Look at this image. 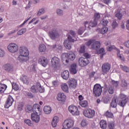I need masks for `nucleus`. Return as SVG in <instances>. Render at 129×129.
Returning a JSON list of instances; mask_svg holds the SVG:
<instances>
[{"instance_id": "1", "label": "nucleus", "mask_w": 129, "mask_h": 129, "mask_svg": "<svg viewBox=\"0 0 129 129\" xmlns=\"http://www.w3.org/2000/svg\"><path fill=\"white\" fill-rule=\"evenodd\" d=\"M102 88L103 87H101V85L99 84H96L93 87V95L95 97H99L102 93Z\"/></svg>"}, {"instance_id": "2", "label": "nucleus", "mask_w": 129, "mask_h": 129, "mask_svg": "<svg viewBox=\"0 0 129 129\" xmlns=\"http://www.w3.org/2000/svg\"><path fill=\"white\" fill-rule=\"evenodd\" d=\"M62 60H65L66 63H69V60L70 61H73L75 59V54L72 52H70L67 53H63L62 54Z\"/></svg>"}, {"instance_id": "3", "label": "nucleus", "mask_w": 129, "mask_h": 129, "mask_svg": "<svg viewBox=\"0 0 129 129\" xmlns=\"http://www.w3.org/2000/svg\"><path fill=\"white\" fill-rule=\"evenodd\" d=\"M74 42H75V40L73 39L71 35H69L67 39L64 41L63 45L67 49L71 50L72 48V43H74Z\"/></svg>"}, {"instance_id": "4", "label": "nucleus", "mask_w": 129, "mask_h": 129, "mask_svg": "<svg viewBox=\"0 0 129 129\" xmlns=\"http://www.w3.org/2000/svg\"><path fill=\"white\" fill-rule=\"evenodd\" d=\"M119 99L118 105L121 106V107H125V104H126L127 101H128V98H127L126 95L120 93L119 95Z\"/></svg>"}, {"instance_id": "5", "label": "nucleus", "mask_w": 129, "mask_h": 129, "mask_svg": "<svg viewBox=\"0 0 129 129\" xmlns=\"http://www.w3.org/2000/svg\"><path fill=\"white\" fill-rule=\"evenodd\" d=\"M74 125V120L71 118L65 120L62 124L63 129H69Z\"/></svg>"}, {"instance_id": "6", "label": "nucleus", "mask_w": 129, "mask_h": 129, "mask_svg": "<svg viewBox=\"0 0 129 129\" xmlns=\"http://www.w3.org/2000/svg\"><path fill=\"white\" fill-rule=\"evenodd\" d=\"M83 115L88 118H93L95 115V111L90 108L84 110Z\"/></svg>"}, {"instance_id": "7", "label": "nucleus", "mask_w": 129, "mask_h": 129, "mask_svg": "<svg viewBox=\"0 0 129 129\" xmlns=\"http://www.w3.org/2000/svg\"><path fill=\"white\" fill-rule=\"evenodd\" d=\"M27 110H28V112H32V110L33 113H38V111L40 112V105L37 104H35L33 105V107L31 105H28L27 106Z\"/></svg>"}, {"instance_id": "8", "label": "nucleus", "mask_w": 129, "mask_h": 129, "mask_svg": "<svg viewBox=\"0 0 129 129\" xmlns=\"http://www.w3.org/2000/svg\"><path fill=\"white\" fill-rule=\"evenodd\" d=\"M48 36L51 40H56L59 37V32L56 29H53L48 32Z\"/></svg>"}, {"instance_id": "9", "label": "nucleus", "mask_w": 129, "mask_h": 129, "mask_svg": "<svg viewBox=\"0 0 129 129\" xmlns=\"http://www.w3.org/2000/svg\"><path fill=\"white\" fill-rule=\"evenodd\" d=\"M41 109H39V112L37 111V113H32L31 114V119L34 122L38 123L40 121V115H41Z\"/></svg>"}, {"instance_id": "10", "label": "nucleus", "mask_w": 129, "mask_h": 129, "mask_svg": "<svg viewBox=\"0 0 129 129\" xmlns=\"http://www.w3.org/2000/svg\"><path fill=\"white\" fill-rule=\"evenodd\" d=\"M90 61L87 58H84L83 57H80L79 59V65L81 67H85L87 66Z\"/></svg>"}, {"instance_id": "11", "label": "nucleus", "mask_w": 129, "mask_h": 129, "mask_svg": "<svg viewBox=\"0 0 129 129\" xmlns=\"http://www.w3.org/2000/svg\"><path fill=\"white\" fill-rule=\"evenodd\" d=\"M8 51L11 52V53H16L18 52L19 48L18 47V45L15 43H10L8 46Z\"/></svg>"}, {"instance_id": "12", "label": "nucleus", "mask_w": 129, "mask_h": 129, "mask_svg": "<svg viewBox=\"0 0 129 129\" xmlns=\"http://www.w3.org/2000/svg\"><path fill=\"white\" fill-rule=\"evenodd\" d=\"M69 111L72 113L73 115H79V111L78 108L76 106L71 105L69 107Z\"/></svg>"}, {"instance_id": "13", "label": "nucleus", "mask_w": 129, "mask_h": 129, "mask_svg": "<svg viewBox=\"0 0 129 129\" xmlns=\"http://www.w3.org/2000/svg\"><path fill=\"white\" fill-rule=\"evenodd\" d=\"M51 63L52 64V67L54 69L57 68L58 66H59V65L60 64V59L57 57L54 56L52 58Z\"/></svg>"}, {"instance_id": "14", "label": "nucleus", "mask_w": 129, "mask_h": 129, "mask_svg": "<svg viewBox=\"0 0 129 129\" xmlns=\"http://www.w3.org/2000/svg\"><path fill=\"white\" fill-rule=\"evenodd\" d=\"M14 101V98H13L12 96L9 95L5 105V108H9V107L12 106Z\"/></svg>"}, {"instance_id": "15", "label": "nucleus", "mask_w": 129, "mask_h": 129, "mask_svg": "<svg viewBox=\"0 0 129 129\" xmlns=\"http://www.w3.org/2000/svg\"><path fill=\"white\" fill-rule=\"evenodd\" d=\"M68 83L71 89H75L77 87V81L73 78L70 79Z\"/></svg>"}, {"instance_id": "16", "label": "nucleus", "mask_w": 129, "mask_h": 129, "mask_svg": "<svg viewBox=\"0 0 129 129\" xmlns=\"http://www.w3.org/2000/svg\"><path fill=\"white\" fill-rule=\"evenodd\" d=\"M110 68H111L110 64L108 63H104L102 66V72H103V75L108 73V72H109V70H110Z\"/></svg>"}, {"instance_id": "17", "label": "nucleus", "mask_w": 129, "mask_h": 129, "mask_svg": "<svg viewBox=\"0 0 129 129\" xmlns=\"http://www.w3.org/2000/svg\"><path fill=\"white\" fill-rule=\"evenodd\" d=\"M19 53L20 55H22L23 56H29V50L28 48L25 47H20L19 49Z\"/></svg>"}, {"instance_id": "18", "label": "nucleus", "mask_w": 129, "mask_h": 129, "mask_svg": "<svg viewBox=\"0 0 129 129\" xmlns=\"http://www.w3.org/2000/svg\"><path fill=\"white\" fill-rule=\"evenodd\" d=\"M29 59L30 57H28V55H20L18 57V60L20 63H25V62H27Z\"/></svg>"}, {"instance_id": "19", "label": "nucleus", "mask_w": 129, "mask_h": 129, "mask_svg": "<svg viewBox=\"0 0 129 129\" xmlns=\"http://www.w3.org/2000/svg\"><path fill=\"white\" fill-rule=\"evenodd\" d=\"M38 63L42 65L43 67H46L47 65H48L49 62L48 61V59H47L45 57L40 58L38 59Z\"/></svg>"}, {"instance_id": "20", "label": "nucleus", "mask_w": 129, "mask_h": 129, "mask_svg": "<svg viewBox=\"0 0 129 129\" xmlns=\"http://www.w3.org/2000/svg\"><path fill=\"white\" fill-rule=\"evenodd\" d=\"M4 69L6 71H7V72L12 73V72H14V66L10 63H7L5 65Z\"/></svg>"}, {"instance_id": "21", "label": "nucleus", "mask_w": 129, "mask_h": 129, "mask_svg": "<svg viewBox=\"0 0 129 129\" xmlns=\"http://www.w3.org/2000/svg\"><path fill=\"white\" fill-rule=\"evenodd\" d=\"M57 99L58 101L64 102L66 100V96L63 93H59L57 94Z\"/></svg>"}, {"instance_id": "22", "label": "nucleus", "mask_w": 129, "mask_h": 129, "mask_svg": "<svg viewBox=\"0 0 129 129\" xmlns=\"http://www.w3.org/2000/svg\"><path fill=\"white\" fill-rule=\"evenodd\" d=\"M101 46V44L100 41H95L92 44V49L93 50H97L100 48Z\"/></svg>"}, {"instance_id": "23", "label": "nucleus", "mask_w": 129, "mask_h": 129, "mask_svg": "<svg viewBox=\"0 0 129 129\" xmlns=\"http://www.w3.org/2000/svg\"><path fill=\"white\" fill-rule=\"evenodd\" d=\"M76 68H77V64L76 63H73L71 66L70 71L72 74H76V73H77V70Z\"/></svg>"}, {"instance_id": "24", "label": "nucleus", "mask_w": 129, "mask_h": 129, "mask_svg": "<svg viewBox=\"0 0 129 129\" xmlns=\"http://www.w3.org/2000/svg\"><path fill=\"white\" fill-rule=\"evenodd\" d=\"M20 80L23 82L24 84H29V78L25 75H22L20 77Z\"/></svg>"}, {"instance_id": "25", "label": "nucleus", "mask_w": 129, "mask_h": 129, "mask_svg": "<svg viewBox=\"0 0 129 129\" xmlns=\"http://www.w3.org/2000/svg\"><path fill=\"white\" fill-rule=\"evenodd\" d=\"M61 76L64 80H67L69 78V71L66 70L61 73Z\"/></svg>"}, {"instance_id": "26", "label": "nucleus", "mask_w": 129, "mask_h": 129, "mask_svg": "<svg viewBox=\"0 0 129 129\" xmlns=\"http://www.w3.org/2000/svg\"><path fill=\"white\" fill-rule=\"evenodd\" d=\"M43 111H44L45 114H50L51 111H52V108L49 106H45L43 108Z\"/></svg>"}, {"instance_id": "27", "label": "nucleus", "mask_w": 129, "mask_h": 129, "mask_svg": "<svg viewBox=\"0 0 129 129\" xmlns=\"http://www.w3.org/2000/svg\"><path fill=\"white\" fill-rule=\"evenodd\" d=\"M59 121V118L58 117H54L51 122V125L53 127L57 126V123Z\"/></svg>"}, {"instance_id": "28", "label": "nucleus", "mask_w": 129, "mask_h": 129, "mask_svg": "<svg viewBox=\"0 0 129 129\" xmlns=\"http://www.w3.org/2000/svg\"><path fill=\"white\" fill-rule=\"evenodd\" d=\"M100 125L101 128L106 129V128L107 127V123H106V121L104 120H102L100 122Z\"/></svg>"}, {"instance_id": "29", "label": "nucleus", "mask_w": 129, "mask_h": 129, "mask_svg": "<svg viewBox=\"0 0 129 129\" xmlns=\"http://www.w3.org/2000/svg\"><path fill=\"white\" fill-rule=\"evenodd\" d=\"M61 89L64 92H67V93L69 92V88L68 87V85H67V84L66 83L62 84L61 85Z\"/></svg>"}, {"instance_id": "30", "label": "nucleus", "mask_w": 129, "mask_h": 129, "mask_svg": "<svg viewBox=\"0 0 129 129\" xmlns=\"http://www.w3.org/2000/svg\"><path fill=\"white\" fill-rule=\"evenodd\" d=\"M7 88H8V86L6 84H0V93H4Z\"/></svg>"}, {"instance_id": "31", "label": "nucleus", "mask_w": 129, "mask_h": 129, "mask_svg": "<svg viewBox=\"0 0 129 129\" xmlns=\"http://www.w3.org/2000/svg\"><path fill=\"white\" fill-rule=\"evenodd\" d=\"M110 106L113 108H115L117 106V101L116 98H113L110 103Z\"/></svg>"}, {"instance_id": "32", "label": "nucleus", "mask_w": 129, "mask_h": 129, "mask_svg": "<svg viewBox=\"0 0 129 129\" xmlns=\"http://www.w3.org/2000/svg\"><path fill=\"white\" fill-rule=\"evenodd\" d=\"M108 92L109 94H113L114 93V87L113 85H109L108 87Z\"/></svg>"}, {"instance_id": "33", "label": "nucleus", "mask_w": 129, "mask_h": 129, "mask_svg": "<svg viewBox=\"0 0 129 129\" xmlns=\"http://www.w3.org/2000/svg\"><path fill=\"white\" fill-rule=\"evenodd\" d=\"M30 91L33 93H38V85L32 86L30 89Z\"/></svg>"}, {"instance_id": "34", "label": "nucleus", "mask_w": 129, "mask_h": 129, "mask_svg": "<svg viewBox=\"0 0 129 129\" xmlns=\"http://www.w3.org/2000/svg\"><path fill=\"white\" fill-rule=\"evenodd\" d=\"M39 91L40 93H43V92H45V89L44 87H42L41 84H37V92Z\"/></svg>"}, {"instance_id": "35", "label": "nucleus", "mask_w": 129, "mask_h": 129, "mask_svg": "<svg viewBox=\"0 0 129 129\" xmlns=\"http://www.w3.org/2000/svg\"><path fill=\"white\" fill-rule=\"evenodd\" d=\"M24 94L27 98H34V95L31 92H25Z\"/></svg>"}, {"instance_id": "36", "label": "nucleus", "mask_w": 129, "mask_h": 129, "mask_svg": "<svg viewBox=\"0 0 129 129\" xmlns=\"http://www.w3.org/2000/svg\"><path fill=\"white\" fill-rule=\"evenodd\" d=\"M108 31V28L104 26L100 30V33L103 35L105 34Z\"/></svg>"}, {"instance_id": "37", "label": "nucleus", "mask_w": 129, "mask_h": 129, "mask_svg": "<svg viewBox=\"0 0 129 129\" xmlns=\"http://www.w3.org/2000/svg\"><path fill=\"white\" fill-rule=\"evenodd\" d=\"M88 124V121L85 119H83L81 123V125L83 127H85V126H87Z\"/></svg>"}, {"instance_id": "38", "label": "nucleus", "mask_w": 129, "mask_h": 129, "mask_svg": "<svg viewBox=\"0 0 129 129\" xmlns=\"http://www.w3.org/2000/svg\"><path fill=\"white\" fill-rule=\"evenodd\" d=\"M115 126L114 122L111 121L108 123V128L109 129H114Z\"/></svg>"}, {"instance_id": "39", "label": "nucleus", "mask_w": 129, "mask_h": 129, "mask_svg": "<svg viewBox=\"0 0 129 129\" xmlns=\"http://www.w3.org/2000/svg\"><path fill=\"white\" fill-rule=\"evenodd\" d=\"M105 116H106V117H108L109 118H112L113 117V113L107 111L105 114Z\"/></svg>"}, {"instance_id": "40", "label": "nucleus", "mask_w": 129, "mask_h": 129, "mask_svg": "<svg viewBox=\"0 0 129 129\" xmlns=\"http://www.w3.org/2000/svg\"><path fill=\"white\" fill-rule=\"evenodd\" d=\"M46 46L44 44H40L39 47V50L41 52H44L46 51Z\"/></svg>"}, {"instance_id": "41", "label": "nucleus", "mask_w": 129, "mask_h": 129, "mask_svg": "<svg viewBox=\"0 0 129 129\" xmlns=\"http://www.w3.org/2000/svg\"><path fill=\"white\" fill-rule=\"evenodd\" d=\"M26 32H27V28H22L17 32V35L21 36V35H24Z\"/></svg>"}, {"instance_id": "42", "label": "nucleus", "mask_w": 129, "mask_h": 129, "mask_svg": "<svg viewBox=\"0 0 129 129\" xmlns=\"http://www.w3.org/2000/svg\"><path fill=\"white\" fill-rule=\"evenodd\" d=\"M80 104L82 107H86L88 105V102L86 100L80 102Z\"/></svg>"}, {"instance_id": "43", "label": "nucleus", "mask_w": 129, "mask_h": 129, "mask_svg": "<svg viewBox=\"0 0 129 129\" xmlns=\"http://www.w3.org/2000/svg\"><path fill=\"white\" fill-rule=\"evenodd\" d=\"M100 19V14L98 13H95L94 15V20L98 22Z\"/></svg>"}, {"instance_id": "44", "label": "nucleus", "mask_w": 129, "mask_h": 129, "mask_svg": "<svg viewBox=\"0 0 129 129\" xmlns=\"http://www.w3.org/2000/svg\"><path fill=\"white\" fill-rule=\"evenodd\" d=\"M97 22L96 20H95L94 19L93 21H91L90 22V27H92V28H94V27H96V26H97Z\"/></svg>"}, {"instance_id": "45", "label": "nucleus", "mask_w": 129, "mask_h": 129, "mask_svg": "<svg viewBox=\"0 0 129 129\" xmlns=\"http://www.w3.org/2000/svg\"><path fill=\"white\" fill-rule=\"evenodd\" d=\"M85 48H86V47L85 46V45L83 44L81 45L80 50H79V52L80 53H81V54H83L85 53Z\"/></svg>"}, {"instance_id": "46", "label": "nucleus", "mask_w": 129, "mask_h": 129, "mask_svg": "<svg viewBox=\"0 0 129 129\" xmlns=\"http://www.w3.org/2000/svg\"><path fill=\"white\" fill-rule=\"evenodd\" d=\"M85 30H86V28H85V27H81L78 30V34L79 35H82V34L84 33V31H85Z\"/></svg>"}, {"instance_id": "47", "label": "nucleus", "mask_w": 129, "mask_h": 129, "mask_svg": "<svg viewBox=\"0 0 129 129\" xmlns=\"http://www.w3.org/2000/svg\"><path fill=\"white\" fill-rule=\"evenodd\" d=\"M116 18H117L118 20H121L122 18V14L120 13V12H117V13L115 15Z\"/></svg>"}, {"instance_id": "48", "label": "nucleus", "mask_w": 129, "mask_h": 129, "mask_svg": "<svg viewBox=\"0 0 129 129\" xmlns=\"http://www.w3.org/2000/svg\"><path fill=\"white\" fill-rule=\"evenodd\" d=\"M121 69H122V70H123V71H124V72H126L127 73V72H128L129 71V69L128 68H127V67H125V66H123L122 65H121L120 66Z\"/></svg>"}, {"instance_id": "49", "label": "nucleus", "mask_w": 129, "mask_h": 129, "mask_svg": "<svg viewBox=\"0 0 129 129\" xmlns=\"http://www.w3.org/2000/svg\"><path fill=\"white\" fill-rule=\"evenodd\" d=\"M111 83L112 84V85H113V87H114V86L117 88L118 87V84H119V82H118V81H115L114 80H112L111 81Z\"/></svg>"}, {"instance_id": "50", "label": "nucleus", "mask_w": 129, "mask_h": 129, "mask_svg": "<svg viewBox=\"0 0 129 129\" xmlns=\"http://www.w3.org/2000/svg\"><path fill=\"white\" fill-rule=\"evenodd\" d=\"M96 52L97 54H102V53H104V52H105V50H104V48H101L99 49H96Z\"/></svg>"}, {"instance_id": "51", "label": "nucleus", "mask_w": 129, "mask_h": 129, "mask_svg": "<svg viewBox=\"0 0 129 129\" xmlns=\"http://www.w3.org/2000/svg\"><path fill=\"white\" fill-rule=\"evenodd\" d=\"M101 24L104 27H106V26H107V24H108V21L106 19H102Z\"/></svg>"}, {"instance_id": "52", "label": "nucleus", "mask_w": 129, "mask_h": 129, "mask_svg": "<svg viewBox=\"0 0 129 129\" xmlns=\"http://www.w3.org/2000/svg\"><path fill=\"white\" fill-rule=\"evenodd\" d=\"M94 43V40L93 39H90L88 42H86V46H88V47H89L91 44H93Z\"/></svg>"}, {"instance_id": "53", "label": "nucleus", "mask_w": 129, "mask_h": 129, "mask_svg": "<svg viewBox=\"0 0 129 129\" xmlns=\"http://www.w3.org/2000/svg\"><path fill=\"white\" fill-rule=\"evenodd\" d=\"M118 26V24H117V22H116V21L114 20L112 23V27L113 29H115V28H117Z\"/></svg>"}, {"instance_id": "54", "label": "nucleus", "mask_w": 129, "mask_h": 129, "mask_svg": "<svg viewBox=\"0 0 129 129\" xmlns=\"http://www.w3.org/2000/svg\"><path fill=\"white\" fill-rule=\"evenodd\" d=\"M127 82L125 81V80H122L121 86L122 87H127Z\"/></svg>"}, {"instance_id": "55", "label": "nucleus", "mask_w": 129, "mask_h": 129, "mask_svg": "<svg viewBox=\"0 0 129 129\" xmlns=\"http://www.w3.org/2000/svg\"><path fill=\"white\" fill-rule=\"evenodd\" d=\"M43 14H45V10L44 9H40L37 13V15L38 16H40L42 15H43Z\"/></svg>"}, {"instance_id": "56", "label": "nucleus", "mask_w": 129, "mask_h": 129, "mask_svg": "<svg viewBox=\"0 0 129 129\" xmlns=\"http://www.w3.org/2000/svg\"><path fill=\"white\" fill-rule=\"evenodd\" d=\"M12 88L14 89V90L17 91L18 89H19V85H18L16 83H13L12 84Z\"/></svg>"}, {"instance_id": "57", "label": "nucleus", "mask_w": 129, "mask_h": 129, "mask_svg": "<svg viewBox=\"0 0 129 129\" xmlns=\"http://www.w3.org/2000/svg\"><path fill=\"white\" fill-rule=\"evenodd\" d=\"M56 13L58 16H62L63 15V10L60 9H57L56 10Z\"/></svg>"}, {"instance_id": "58", "label": "nucleus", "mask_w": 129, "mask_h": 129, "mask_svg": "<svg viewBox=\"0 0 129 129\" xmlns=\"http://www.w3.org/2000/svg\"><path fill=\"white\" fill-rule=\"evenodd\" d=\"M84 58V59H87V60H88V59H90L91 56L88 54V53H85L83 54Z\"/></svg>"}, {"instance_id": "59", "label": "nucleus", "mask_w": 129, "mask_h": 129, "mask_svg": "<svg viewBox=\"0 0 129 129\" xmlns=\"http://www.w3.org/2000/svg\"><path fill=\"white\" fill-rule=\"evenodd\" d=\"M23 108H24V105L23 104L18 105V109L19 111H22V110H23Z\"/></svg>"}, {"instance_id": "60", "label": "nucleus", "mask_w": 129, "mask_h": 129, "mask_svg": "<svg viewBox=\"0 0 129 129\" xmlns=\"http://www.w3.org/2000/svg\"><path fill=\"white\" fill-rule=\"evenodd\" d=\"M70 34H71V35H72L73 36V37H74V38H75V37H76V33L73 30H70Z\"/></svg>"}, {"instance_id": "61", "label": "nucleus", "mask_w": 129, "mask_h": 129, "mask_svg": "<svg viewBox=\"0 0 129 129\" xmlns=\"http://www.w3.org/2000/svg\"><path fill=\"white\" fill-rule=\"evenodd\" d=\"M24 122L26 123V124H28V125H31V124H32L31 123V120L30 119L25 120Z\"/></svg>"}, {"instance_id": "62", "label": "nucleus", "mask_w": 129, "mask_h": 129, "mask_svg": "<svg viewBox=\"0 0 129 129\" xmlns=\"http://www.w3.org/2000/svg\"><path fill=\"white\" fill-rule=\"evenodd\" d=\"M5 56V51L0 48V57H4Z\"/></svg>"}, {"instance_id": "63", "label": "nucleus", "mask_w": 129, "mask_h": 129, "mask_svg": "<svg viewBox=\"0 0 129 129\" xmlns=\"http://www.w3.org/2000/svg\"><path fill=\"white\" fill-rule=\"evenodd\" d=\"M117 56L118 57V58H119V59H120V60H121L122 61H124V58L123 57H122L121 56V55H120L119 54V52L117 53Z\"/></svg>"}, {"instance_id": "64", "label": "nucleus", "mask_w": 129, "mask_h": 129, "mask_svg": "<svg viewBox=\"0 0 129 129\" xmlns=\"http://www.w3.org/2000/svg\"><path fill=\"white\" fill-rule=\"evenodd\" d=\"M124 45L125 46V47H126L127 48H129V41L125 42L124 43Z\"/></svg>"}]
</instances>
